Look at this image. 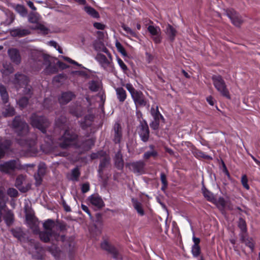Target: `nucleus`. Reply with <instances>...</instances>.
<instances>
[{
    "instance_id": "f257e3e1",
    "label": "nucleus",
    "mask_w": 260,
    "mask_h": 260,
    "mask_svg": "<svg viewBox=\"0 0 260 260\" xmlns=\"http://www.w3.org/2000/svg\"><path fill=\"white\" fill-rule=\"evenodd\" d=\"M124 86L131 94L136 107L146 105L147 102L142 92L136 90L133 85L129 83H126Z\"/></svg>"
},
{
    "instance_id": "f03ea898",
    "label": "nucleus",
    "mask_w": 260,
    "mask_h": 260,
    "mask_svg": "<svg viewBox=\"0 0 260 260\" xmlns=\"http://www.w3.org/2000/svg\"><path fill=\"white\" fill-rule=\"evenodd\" d=\"M20 162L18 159L11 160L0 163V172L12 175L16 170L21 169Z\"/></svg>"
},
{
    "instance_id": "7ed1b4c3",
    "label": "nucleus",
    "mask_w": 260,
    "mask_h": 260,
    "mask_svg": "<svg viewBox=\"0 0 260 260\" xmlns=\"http://www.w3.org/2000/svg\"><path fill=\"white\" fill-rule=\"evenodd\" d=\"M215 88L220 93L227 99H230L229 91L226 88L225 83L220 75H214L212 77Z\"/></svg>"
},
{
    "instance_id": "20e7f679",
    "label": "nucleus",
    "mask_w": 260,
    "mask_h": 260,
    "mask_svg": "<svg viewBox=\"0 0 260 260\" xmlns=\"http://www.w3.org/2000/svg\"><path fill=\"white\" fill-rule=\"evenodd\" d=\"M30 123L33 127L38 128L43 133H46V128L49 124L47 119L44 117L39 116L36 114H32L31 116Z\"/></svg>"
},
{
    "instance_id": "39448f33",
    "label": "nucleus",
    "mask_w": 260,
    "mask_h": 260,
    "mask_svg": "<svg viewBox=\"0 0 260 260\" xmlns=\"http://www.w3.org/2000/svg\"><path fill=\"white\" fill-rule=\"evenodd\" d=\"M28 82V79L25 75L22 74L15 75L14 84L16 87L18 89L19 87L23 88V92L25 94H29L31 92V87L27 84Z\"/></svg>"
},
{
    "instance_id": "423d86ee",
    "label": "nucleus",
    "mask_w": 260,
    "mask_h": 260,
    "mask_svg": "<svg viewBox=\"0 0 260 260\" xmlns=\"http://www.w3.org/2000/svg\"><path fill=\"white\" fill-rule=\"evenodd\" d=\"M44 64L46 67L45 69V72L47 74H53L57 72L58 68L55 63V59L47 54L43 55Z\"/></svg>"
},
{
    "instance_id": "0eeeda50",
    "label": "nucleus",
    "mask_w": 260,
    "mask_h": 260,
    "mask_svg": "<svg viewBox=\"0 0 260 260\" xmlns=\"http://www.w3.org/2000/svg\"><path fill=\"white\" fill-rule=\"evenodd\" d=\"M13 126L19 136H24L28 132V126L27 123L21 120L19 116L16 117L13 122Z\"/></svg>"
},
{
    "instance_id": "6e6552de",
    "label": "nucleus",
    "mask_w": 260,
    "mask_h": 260,
    "mask_svg": "<svg viewBox=\"0 0 260 260\" xmlns=\"http://www.w3.org/2000/svg\"><path fill=\"white\" fill-rule=\"evenodd\" d=\"M147 30L155 44H159L161 42V30L159 27L150 25L148 26Z\"/></svg>"
},
{
    "instance_id": "1a4fd4ad",
    "label": "nucleus",
    "mask_w": 260,
    "mask_h": 260,
    "mask_svg": "<svg viewBox=\"0 0 260 260\" xmlns=\"http://www.w3.org/2000/svg\"><path fill=\"white\" fill-rule=\"evenodd\" d=\"M226 16L231 19L232 23L236 26L239 27L243 22L241 16L234 10L229 9L226 10Z\"/></svg>"
},
{
    "instance_id": "9d476101",
    "label": "nucleus",
    "mask_w": 260,
    "mask_h": 260,
    "mask_svg": "<svg viewBox=\"0 0 260 260\" xmlns=\"http://www.w3.org/2000/svg\"><path fill=\"white\" fill-rule=\"evenodd\" d=\"M138 134L141 139L143 142H147L149 137V130L148 125L145 120L140 121L138 127Z\"/></svg>"
},
{
    "instance_id": "9b49d317",
    "label": "nucleus",
    "mask_w": 260,
    "mask_h": 260,
    "mask_svg": "<svg viewBox=\"0 0 260 260\" xmlns=\"http://www.w3.org/2000/svg\"><path fill=\"white\" fill-rule=\"evenodd\" d=\"M76 138V135L70 131H66L60 139L61 142H60L59 145L61 148H65L70 145L71 143L75 140Z\"/></svg>"
},
{
    "instance_id": "f8f14e48",
    "label": "nucleus",
    "mask_w": 260,
    "mask_h": 260,
    "mask_svg": "<svg viewBox=\"0 0 260 260\" xmlns=\"http://www.w3.org/2000/svg\"><path fill=\"white\" fill-rule=\"evenodd\" d=\"M106 54L108 55V57L101 53H98L95 57V60L104 69H106L108 67H109L112 62L111 55L109 52L108 53Z\"/></svg>"
},
{
    "instance_id": "ddd939ff",
    "label": "nucleus",
    "mask_w": 260,
    "mask_h": 260,
    "mask_svg": "<svg viewBox=\"0 0 260 260\" xmlns=\"http://www.w3.org/2000/svg\"><path fill=\"white\" fill-rule=\"evenodd\" d=\"M126 166L128 167L134 173L140 175L144 173L145 163L141 160L127 163Z\"/></svg>"
},
{
    "instance_id": "4468645a",
    "label": "nucleus",
    "mask_w": 260,
    "mask_h": 260,
    "mask_svg": "<svg viewBox=\"0 0 260 260\" xmlns=\"http://www.w3.org/2000/svg\"><path fill=\"white\" fill-rule=\"evenodd\" d=\"M18 143L20 145L23 146L24 150L28 152H36L37 151L35 137L33 139L29 141H26L23 139L18 140Z\"/></svg>"
},
{
    "instance_id": "2eb2a0df",
    "label": "nucleus",
    "mask_w": 260,
    "mask_h": 260,
    "mask_svg": "<svg viewBox=\"0 0 260 260\" xmlns=\"http://www.w3.org/2000/svg\"><path fill=\"white\" fill-rule=\"evenodd\" d=\"M101 248L107 251L113 255V258L117 260L122 259V256L119 253L116 248L113 246L111 245L110 243L107 241H104L101 243Z\"/></svg>"
},
{
    "instance_id": "dca6fc26",
    "label": "nucleus",
    "mask_w": 260,
    "mask_h": 260,
    "mask_svg": "<svg viewBox=\"0 0 260 260\" xmlns=\"http://www.w3.org/2000/svg\"><path fill=\"white\" fill-rule=\"evenodd\" d=\"M57 226L54 221L51 219H47L43 223V227L45 231L52 233L53 234L54 239H57L58 235L55 232V228Z\"/></svg>"
},
{
    "instance_id": "f3484780",
    "label": "nucleus",
    "mask_w": 260,
    "mask_h": 260,
    "mask_svg": "<svg viewBox=\"0 0 260 260\" xmlns=\"http://www.w3.org/2000/svg\"><path fill=\"white\" fill-rule=\"evenodd\" d=\"M88 200L90 204L98 209H101L105 205L103 200L98 194L91 195Z\"/></svg>"
},
{
    "instance_id": "a211bd4d",
    "label": "nucleus",
    "mask_w": 260,
    "mask_h": 260,
    "mask_svg": "<svg viewBox=\"0 0 260 260\" xmlns=\"http://www.w3.org/2000/svg\"><path fill=\"white\" fill-rule=\"evenodd\" d=\"M8 53L12 62L16 64L21 62V58L18 50L15 48H11L8 50Z\"/></svg>"
},
{
    "instance_id": "6ab92c4d",
    "label": "nucleus",
    "mask_w": 260,
    "mask_h": 260,
    "mask_svg": "<svg viewBox=\"0 0 260 260\" xmlns=\"http://www.w3.org/2000/svg\"><path fill=\"white\" fill-rule=\"evenodd\" d=\"M116 96L118 101L123 103L127 98V93L125 90L122 87H114Z\"/></svg>"
},
{
    "instance_id": "aec40b11",
    "label": "nucleus",
    "mask_w": 260,
    "mask_h": 260,
    "mask_svg": "<svg viewBox=\"0 0 260 260\" xmlns=\"http://www.w3.org/2000/svg\"><path fill=\"white\" fill-rule=\"evenodd\" d=\"M11 35L13 37H23L30 34V31L27 29L16 28L10 31Z\"/></svg>"
},
{
    "instance_id": "412c9836",
    "label": "nucleus",
    "mask_w": 260,
    "mask_h": 260,
    "mask_svg": "<svg viewBox=\"0 0 260 260\" xmlns=\"http://www.w3.org/2000/svg\"><path fill=\"white\" fill-rule=\"evenodd\" d=\"M74 97V94L71 92L62 93L61 96L58 99L60 104L63 105L68 103Z\"/></svg>"
},
{
    "instance_id": "4be33fe9",
    "label": "nucleus",
    "mask_w": 260,
    "mask_h": 260,
    "mask_svg": "<svg viewBox=\"0 0 260 260\" xmlns=\"http://www.w3.org/2000/svg\"><path fill=\"white\" fill-rule=\"evenodd\" d=\"M165 32L169 40L173 42L177 34L176 30L172 26L168 24L166 26Z\"/></svg>"
},
{
    "instance_id": "5701e85b",
    "label": "nucleus",
    "mask_w": 260,
    "mask_h": 260,
    "mask_svg": "<svg viewBox=\"0 0 260 260\" xmlns=\"http://www.w3.org/2000/svg\"><path fill=\"white\" fill-rule=\"evenodd\" d=\"M115 143H119L121 137V127L119 123H116L114 126Z\"/></svg>"
},
{
    "instance_id": "b1692460",
    "label": "nucleus",
    "mask_w": 260,
    "mask_h": 260,
    "mask_svg": "<svg viewBox=\"0 0 260 260\" xmlns=\"http://www.w3.org/2000/svg\"><path fill=\"white\" fill-rule=\"evenodd\" d=\"M11 145V142L9 140H5L0 138V158L4 156L5 151L8 149Z\"/></svg>"
},
{
    "instance_id": "393cba45",
    "label": "nucleus",
    "mask_w": 260,
    "mask_h": 260,
    "mask_svg": "<svg viewBox=\"0 0 260 260\" xmlns=\"http://www.w3.org/2000/svg\"><path fill=\"white\" fill-rule=\"evenodd\" d=\"M115 165L119 170H122L124 166V162L122 159V156L120 152H118L115 156Z\"/></svg>"
},
{
    "instance_id": "a878e982",
    "label": "nucleus",
    "mask_w": 260,
    "mask_h": 260,
    "mask_svg": "<svg viewBox=\"0 0 260 260\" xmlns=\"http://www.w3.org/2000/svg\"><path fill=\"white\" fill-rule=\"evenodd\" d=\"M25 178L23 175H19L16 180L15 185L21 191L25 192L28 188L22 187L23 182L25 181Z\"/></svg>"
},
{
    "instance_id": "bb28decb",
    "label": "nucleus",
    "mask_w": 260,
    "mask_h": 260,
    "mask_svg": "<svg viewBox=\"0 0 260 260\" xmlns=\"http://www.w3.org/2000/svg\"><path fill=\"white\" fill-rule=\"evenodd\" d=\"M93 115L92 114H89L86 116L83 121L80 122L81 126L83 128H86V127L91 125L92 120L93 119Z\"/></svg>"
},
{
    "instance_id": "cd10ccee",
    "label": "nucleus",
    "mask_w": 260,
    "mask_h": 260,
    "mask_svg": "<svg viewBox=\"0 0 260 260\" xmlns=\"http://www.w3.org/2000/svg\"><path fill=\"white\" fill-rule=\"evenodd\" d=\"M39 236L41 240L45 242H48L51 240L54 239L53 234L46 231L40 232Z\"/></svg>"
},
{
    "instance_id": "c85d7f7f",
    "label": "nucleus",
    "mask_w": 260,
    "mask_h": 260,
    "mask_svg": "<svg viewBox=\"0 0 260 260\" xmlns=\"http://www.w3.org/2000/svg\"><path fill=\"white\" fill-rule=\"evenodd\" d=\"M150 113L153 118V120H164V117L158 110V106H156L155 108L152 107L150 110Z\"/></svg>"
},
{
    "instance_id": "c756f323",
    "label": "nucleus",
    "mask_w": 260,
    "mask_h": 260,
    "mask_svg": "<svg viewBox=\"0 0 260 260\" xmlns=\"http://www.w3.org/2000/svg\"><path fill=\"white\" fill-rule=\"evenodd\" d=\"M150 150L145 152L143 155V158L148 159L150 157H155L157 156V152L154 149V146L152 145L149 146Z\"/></svg>"
},
{
    "instance_id": "7c9ffc66",
    "label": "nucleus",
    "mask_w": 260,
    "mask_h": 260,
    "mask_svg": "<svg viewBox=\"0 0 260 260\" xmlns=\"http://www.w3.org/2000/svg\"><path fill=\"white\" fill-rule=\"evenodd\" d=\"M84 10L87 14L93 18H97L100 16L99 13L90 6H85Z\"/></svg>"
},
{
    "instance_id": "2f4dec72",
    "label": "nucleus",
    "mask_w": 260,
    "mask_h": 260,
    "mask_svg": "<svg viewBox=\"0 0 260 260\" xmlns=\"http://www.w3.org/2000/svg\"><path fill=\"white\" fill-rule=\"evenodd\" d=\"M241 240L242 242L244 243L246 245L248 246L251 250H253L254 248V244L251 238H249L248 237H247L245 235L242 234L241 236Z\"/></svg>"
},
{
    "instance_id": "473e14b6",
    "label": "nucleus",
    "mask_w": 260,
    "mask_h": 260,
    "mask_svg": "<svg viewBox=\"0 0 260 260\" xmlns=\"http://www.w3.org/2000/svg\"><path fill=\"white\" fill-rule=\"evenodd\" d=\"M4 219L7 225L9 226L12 224L13 222L14 214L11 211L8 210L4 216Z\"/></svg>"
},
{
    "instance_id": "72a5a7b5",
    "label": "nucleus",
    "mask_w": 260,
    "mask_h": 260,
    "mask_svg": "<svg viewBox=\"0 0 260 260\" xmlns=\"http://www.w3.org/2000/svg\"><path fill=\"white\" fill-rule=\"evenodd\" d=\"M202 192L204 197L209 201L211 202H215L214 194L207 190L206 188L203 187Z\"/></svg>"
},
{
    "instance_id": "f704fd0d",
    "label": "nucleus",
    "mask_w": 260,
    "mask_h": 260,
    "mask_svg": "<svg viewBox=\"0 0 260 260\" xmlns=\"http://www.w3.org/2000/svg\"><path fill=\"white\" fill-rule=\"evenodd\" d=\"M133 206L134 208L137 210L138 213L141 216L144 215V212L142 204L137 201L134 200H133Z\"/></svg>"
},
{
    "instance_id": "c9c22d12",
    "label": "nucleus",
    "mask_w": 260,
    "mask_h": 260,
    "mask_svg": "<svg viewBox=\"0 0 260 260\" xmlns=\"http://www.w3.org/2000/svg\"><path fill=\"white\" fill-rule=\"evenodd\" d=\"M0 94L3 102L5 103L8 102L9 96L5 87L0 84Z\"/></svg>"
},
{
    "instance_id": "e433bc0d",
    "label": "nucleus",
    "mask_w": 260,
    "mask_h": 260,
    "mask_svg": "<svg viewBox=\"0 0 260 260\" xmlns=\"http://www.w3.org/2000/svg\"><path fill=\"white\" fill-rule=\"evenodd\" d=\"M94 48L98 51H102L105 53H108L109 51L103 43H96L94 44Z\"/></svg>"
},
{
    "instance_id": "4c0bfd02",
    "label": "nucleus",
    "mask_w": 260,
    "mask_h": 260,
    "mask_svg": "<svg viewBox=\"0 0 260 260\" xmlns=\"http://www.w3.org/2000/svg\"><path fill=\"white\" fill-rule=\"evenodd\" d=\"M15 10L22 16H25L27 14L26 9L22 5H17L15 7Z\"/></svg>"
},
{
    "instance_id": "58836bf2",
    "label": "nucleus",
    "mask_w": 260,
    "mask_h": 260,
    "mask_svg": "<svg viewBox=\"0 0 260 260\" xmlns=\"http://www.w3.org/2000/svg\"><path fill=\"white\" fill-rule=\"evenodd\" d=\"M238 226L243 233V234L245 235L247 231L246 224L245 221L242 218L239 220Z\"/></svg>"
},
{
    "instance_id": "ea45409f",
    "label": "nucleus",
    "mask_w": 260,
    "mask_h": 260,
    "mask_svg": "<svg viewBox=\"0 0 260 260\" xmlns=\"http://www.w3.org/2000/svg\"><path fill=\"white\" fill-rule=\"evenodd\" d=\"M5 116H12L14 115V109L13 107L7 106L3 111Z\"/></svg>"
},
{
    "instance_id": "a19ab883",
    "label": "nucleus",
    "mask_w": 260,
    "mask_h": 260,
    "mask_svg": "<svg viewBox=\"0 0 260 260\" xmlns=\"http://www.w3.org/2000/svg\"><path fill=\"white\" fill-rule=\"evenodd\" d=\"M115 46L118 51L122 55H123L124 56H126L127 55V53L125 50L124 49V47L122 46V45L119 42L117 41L116 42Z\"/></svg>"
},
{
    "instance_id": "79ce46f5",
    "label": "nucleus",
    "mask_w": 260,
    "mask_h": 260,
    "mask_svg": "<svg viewBox=\"0 0 260 260\" xmlns=\"http://www.w3.org/2000/svg\"><path fill=\"white\" fill-rule=\"evenodd\" d=\"M89 88L92 91H97L100 86L98 82L92 81L89 83Z\"/></svg>"
},
{
    "instance_id": "37998d69",
    "label": "nucleus",
    "mask_w": 260,
    "mask_h": 260,
    "mask_svg": "<svg viewBox=\"0 0 260 260\" xmlns=\"http://www.w3.org/2000/svg\"><path fill=\"white\" fill-rule=\"evenodd\" d=\"M191 253L195 257H198L201 253V248L200 246H192L191 248Z\"/></svg>"
},
{
    "instance_id": "c03bdc74",
    "label": "nucleus",
    "mask_w": 260,
    "mask_h": 260,
    "mask_svg": "<svg viewBox=\"0 0 260 260\" xmlns=\"http://www.w3.org/2000/svg\"><path fill=\"white\" fill-rule=\"evenodd\" d=\"M160 180L162 184L161 189L165 190L168 186V182L167 180V177L164 173H161L160 174Z\"/></svg>"
},
{
    "instance_id": "a18cd8bd",
    "label": "nucleus",
    "mask_w": 260,
    "mask_h": 260,
    "mask_svg": "<svg viewBox=\"0 0 260 260\" xmlns=\"http://www.w3.org/2000/svg\"><path fill=\"white\" fill-rule=\"evenodd\" d=\"M38 20L39 16L37 13H31L28 16V21L31 23H37Z\"/></svg>"
},
{
    "instance_id": "49530a36",
    "label": "nucleus",
    "mask_w": 260,
    "mask_h": 260,
    "mask_svg": "<svg viewBox=\"0 0 260 260\" xmlns=\"http://www.w3.org/2000/svg\"><path fill=\"white\" fill-rule=\"evenodd\" d=\"M196 156L197 157L203 158L207 159H212L211 157L209 155L206 154L203 152L201 151L198 150L196 152Z\"/></svg>"
},
{
    "instance_id": "de8ad7c7",
    "label": "nucleus",
    "mask_w": 260,
    "mask_h": 260,
    "mask_svg": "<svg viewBox=\"0 0 260 260\" xmlns=\"http://www.w3.org/2000/svg\"><path fill=\"white\" fill-rule=\"evenodd\" d=\"M36 29H39L40 31L43 32L44 34H47L48 32V28L45 26L44 25L41 23H37V25L35 27Z\"/></svg>"
},
{
    "instance_id": "09e8293b",
    "label": "nucleus",
    "mask_w": 260,
    "mask_h": 260,
    "mask_svg": "<svg viewBox=\"0 0 260 260\" xmlns=\"http://www.w3.org/2000/svg\"><path fill=\"white\" fill-rule=\"evenodd\" d=\"M27 104L28 99L25 97L22 98L18 102V104L21 108H24L26 107Z\"/></svg>"
},
{
    "instance_id": "8fccbe9b",
    "label": "nucleus",
    "mask_w": 260,
    "mask_h": 260,
    "mask_svg": "<svg viewBox=\"0 0 260 260\" xmlns=\"http://www.w3.org/2000/svg\"><path fill=\"white\" fill-rule=\"evenodd\" d=\"M6 199L4 192L0 190V208H2L5 205Z\"/></svg>"
},
{
    "instance_id": "3c124183",
    "label": "nucleus",
    "mask_w": 260,
    "mask_h": 260,
    "mask_svg": "<svg viewBox=\"0 0 260 260\" xmlns=\"http://www.w3.org/2000/svg\"><path fill=\"white\" fill-rule=\"evenodd\" d=\"M17 190L14 188H10L7 190V194L11 197H16L18 196Z\"/></svg>"
},
{
    "instance_id": "603ef678",
    "label": "nucleus",
    "mask_w": 260,
    "mask_h": 260,
    "mask_svg": "<svg viewBox=\"0 0 260 260\" xmlns=\"http://www.w3.org/2000/svg\"><path fill=\"white\" fill-rule=\"evenodd\" d=\"M80 175V172L78 168L74 169L72 171V179L77 180Z\"/></svg>"
},
{
    "instance_id": "864d4df0",
    "label": "nucleus",
    "mask_w": 260,
    "mask_h": 260,
    "mask_svg": "<svg viewBox=\"0 0 260 260\" xmlns=\"http://www.w3.org/2000/svg\"><path fill=\"white\" fill-rule=\"evenodd\" d=\"M241 182L245 188L246 189H249V186L248 184V179L247 176L245 175H244L242 176Z\"/></svg>"
},
{
    "instance_id": "5fc2aeb1",
    "label": "nucleus",
    "mask_w": 260,
    "mask_h": 260,
    "mask_svg": "<svg viewBox=\"0 0 260 260\" xmlns=\"http://www.w3.org/2000/svg\"><path fill=\"white\" fill-rule=\"evenodd\" d=\"M117 62L121 69L124 71L126 72L127 70V67L126 64L124 63L122 59L119 58H117Z\"/></svg>"
},
{
    "instance_id": "6e6d98bb",
    "label": "nucleus",
    "mask_w": 260,
    "mask_h": 260,
    "mask_svg": "<svg viewBox=\"0 0 260 260\" xmlns=\"http://www.w3.org/2000/svg\"><path fill=\"white\" fill-rule=\"evenodd\" d=\"M160 120H153L150 124V126L153 129H157L158 128L159 125Z\"/></svg>"
},
{
    "instance_id": "4d7b16f0",
    "label": "nucleus",
    "mask_w": 260,
    "mask_h": 260,
    "mask_svg": "<svg viewBox=\"0 0 260 260\" xmlns=\"http://www.w3.org/2000/svg\"><path fill=\"white\" fill-rule=\"evenodd\" d=\"M46 171L45 165L43 164H40L38 167V174L43 176Z\"/></svg>"
},
{
    "instance_id": "13d9d810",
    "label": "nucleus",
    "mask_w": 260,
    "mask_h": 260,
    "mask_svg": "<svg viewBox=\"0 0 260 260\" xmlns=\"http://www.w3.org/2000/svg\"><path fill=\"white\" fill-rule=\"evenodd\" d=\"M109 163V159L106 158V157H104L101 161V163L100 164V169H99V171H101L103 168H104V167H105L107 165H108Z\"/></svg>"
},
{
    "instance_id": "bf43d9fd",
    "label": "nucleus",
    "mask_w": 260,
    "mask_h": 260,
    "mask_svg": "<svg viewBox=\"0 0 260 260\" xmlns=\"http://www.w3.org/2000/svg\"><path fill=\"white\" fill-rule=\"evenodd\" d=\"M11 232L13 236L17 238H20L22 236V232L20 229H13Z\"/></svg>"
},
{
    "instance_id": "052dcab7",
    "label": "nucleus",
    "mask_w": 260,
    "mask_h": 260,
    "mask_svg": "<svg viewBox=\"0 0 260 260\" xmlns=\"http://www.w3.org/2000/svg\"><path fill=\"white\" fill-rule=\"evenodd\" d=\"M90 186L89 183H83L81 186V190L83 193L87 192L89 191Z\"/></svg>"
},
{
    "instance_id": "680f3d73",
    "label": "nucleus",
    "mask_w": 260,
    "mask_h": 260,
    "mask_svg": "<svg viewBox=\"0 0 260 260\" xmlns=\"http://www.w3.org/2000/svg\"><path fill=\"white\" fill-rule=\"evenodd\" d=\"M42 175L40 174H35L34 177L35 179L36 180V185L38 186L40 185L41 184L42 182Z\"/></svg>"
},
{
    "instance_id": "e2e57ef3",
    "label": "nucleus",
    "mask_w": 260,
    "mask_h": 260,
    "mask_svg": "<svg viewBox=\"0 0 260 260\" xmlns=\"http://www.w3.org/2000/svg\"><path fill=\"white\" fill-rule=\"evenodd\" d=\"M93 26L95 28H96L98 29H101V30H103L105 28V25L104 24L100 23V22H95L93 24Z\"/></svg>"
},
{
    "instance_id": "0e129e2a",
    "label": "nucleus",
    "mask_w": 260,
    "mask_h": 260,
    "mask_svg": "<svg viewBox=\"0 0 260 260\" xmlns=\"http://www.w3.org/2000/svg\"><path fill=\"white\" fill-rule=\"evenodd\" d=\"M217 204L218 206H221L222 208L224 207L225 205V202L224 199L221 197L219 198L217 201Z\"/></svg>"
},
{
    "instance_id": "69168bd1",
    "label": "nucleus",
    "mask_w": 260,
    "mask_h": 260,
    "mask_svg": "<svg viewBox=\"0 0 260 260\" xmlns=\"http://www.w3.org/2000/svg\"><path fill=\"white\" fill-rule=\"evenodd\" d=\"M81 208L86 213H87L89 216L90 217H91V213L89 211V210L88 209V208L85 205H83V204H82L81 205Z\"/></svg>"
},
{
    "instance_id": "338daca9",
    "label": "nucleus",
    "mask_w": 260,
    "mask_h": 260,
    "mask_svg": "<svg viewBox=\"0 0 260 260\" xmlns=\"http://www.w3.org/2000/svg\"><path fill=\"white\" fill-rule=\"evenodd\" d=\"M192 241L194 243V244L192 246H199L200 239L199 238H197L193 236L192 237Z\"/></svg>"
},
{
    "instance_id": "774afa93",
    "label": "nucleus",
    "mask_w": 260,
    "mask_h": 260,
    "mask_svg": "<svg viewBox=\"0 0 260 260\" xmlns=\"http://www.w3.org/2000/svg\"><path fill=\"white\" fill-rule=\"evenodd\" d=\"M52 254L53 255V256L56 258H58L59 256L60 255V251L58 250L56 248H55V251H53L51 250Z\"/></svg>"
}]
</instances>
